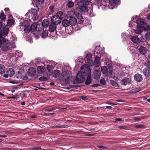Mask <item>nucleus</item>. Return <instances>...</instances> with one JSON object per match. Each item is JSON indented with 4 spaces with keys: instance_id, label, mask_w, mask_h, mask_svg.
<instances>
[{
    "instance_id": "1",
    "label": "nucleus",
    "mask_w": 150,
    "mask_h": 150,
    "mask_svg": "<svg viewBox=\"0 0 150 150\" xmlns=\"http://www.w3.org/2000/svg\"><path fill=\"white\" fill-rule=\"evenodd\" d=\"M77 22L76 19L74 17L71 16L69 18L64 19L62 21V25L66 28L71 25H74Z\"/></svg>"
},
{
    "instance_id": "2",
    "label": "nucleus",
    "mask_w": 150,
    "mask_h": 150,
    "mask_svg": "<svg viewBox=\"0 0 150 150\" xmlns=\"http://www.w3.org/2000/svg\"><path fill=\"white\" fill-rule=\"evenodd\" d=\"M85 80V78L84 75L80 71L78 72L77 75L76 76V78L73 81V83L76 84L83 83Z\"/></svg>"
},
{
    "instance_id": "3",
    "label": "nucleus",
    "mask_w": 150,
    "mask_h": 150,
    "mask_svg": "<svg viewBox=\"0 0 150 150\" xmlns=\"http://www.w3.org/2000/svg\"><path fill=\"white\" fill-rule=\"evenodd\" d=\"M89 4L88 2L86 0H81L79 4L80 7L78 9H80L82 11L86 12L88 9L87 6Z\"/></svg>"
},
{
    "instance_id": "4",
    "label": "nucleus",
    "mask_w": 150,
    "mask_h": 150,
    "mask_svg": "<svg viewBox=\"0 0 150 150\" xmlns=\"http://www.w3.org/2000/svg\"><path fill=\"white\" fill-rule=\"evenodd\" d=\"M71 74L69 71H64L62 72L60 78L63 80L68 81L70 78Z\"/></svg>"
},
{
    "instance_id": "5",
    "label": "nucleus",
    "mask_w": 150,
    "mask_h": 150,
    "mask_svg": "<svg viewBox=\"0 0 150 150\" xmlns=\"http://www.w3.org/2000/svg\"><path fill=\"white\" fill-rule=\"evenodd\" d=\"M1 50L3 51H6L13 47V44L12 42H8L2 45Z\"/></svg>"
},
{
    "instance_id": "6",
    "label": "nucleus",
    "mask_w": 150,
    "mask_h": 150,
    "mask_svg": "<svg viewBox=\"0 0 150 150\" xmlns=\"http://www.w3.org/2000/svg\"><path fill=\"white\" fill-rule=\"evenodd\" d=\"M51 21L52 23L55 25L59 24L61 21L60 17L55 15L52 17Z\"/></svg>"
},
{
    "instance_id": "7",
    "label": "nucleus",
    "mask_w": 150,
    "mask_h": 150,
    "mask_svg": "<svg viewBox=\"0 0 150 150\" xmlns=\"http://www.w3.org/2000/svg\"><path fill=\"white\" fill-rule=\"evenodd\" d=\"M32 14V18L34 21H35L38 18L37 13L38 11V8L37 9H32V10L30 11Z\"/></svg>"
},
{
    "instance_id": "8",
    "label": "nucleus",
    "mask_w": 150,
    "mask_h": 150,
    "mask_svg": "<svg viewBox=\"0 0 150 150\" xmlns=\"http://www.w3.org/2000/svg\"><path fill=\"white\" fill-rule=\"evenodd\" d=\"M56 26L54 24L50 23V24L49 30L50 32V36H52V37L53 36V35L52 34V33H53V32L56 30Z\"/></svg>"
},
{
    "instance_id": "9",
    "label": "nucleus",
    "mask_w": 150,
    "mask_h": 150,
    "mask_svg": "<svg viewBox=\"0 0 150 150\" xmlns=\"http://www.w3.org/2000/svg\"><path fill=\"white\" fill-rule=\"evenodd\" d=\"M3 30H0V33L2 34V36L3 37H5L6 36L9 32V28H8L4 27L3 29Z\"/></svg>"
},
{
    "instance_id": "10",
    "label": "nucleus",
    "mask_w": 150,
    "mask_h": 150,
    "mask_svg": "<svg viewBox=\"0 0 150 150\" xmlns=\"http://www.w3.org/2000/svg\"><path fill=\"white\" fill-rule=\"evenodd\" d=\"M134 80L138 82H141L143 80V78L142 75L139 74H137L134 76Z\"/></svg>"
},
{
    "instance_id": "11",
    "label": "nucleus",
    "mask_w": 150,
    "mask_h": 150,
    "mask_svg": "<svg viewBox=\"0 0 150 150\" xmlns=\"http://www.w3.org/2000/svg\"><path fill=\"white\" fill-rule=\"evenodd\" d=\"M143 72L145 76L149 77L150 76V68L147 66L144 69Z\"/></svg>"
},
{
    "instance_id": "12",
    "label": "nucleus",
    "mask_w": 150,
    "mask_h": 150,
    "mask_svg": "<svg viewBox=\"0 0 150 150\" xmlns=\"http://www.w3.org/2000/svg\"><path fill=\"white\" fill-rule=\"evenodd\" d=\"M36 73L35 69L33 68H29L28 71V75L30 76H34Z\"/></svg>"
},
{
    "instance_id": "13",
    "label": "nucleus",
    "mask_w": 150,
    "mask_h": 150,
    "mask_svg": "<svg viewBox=\"0 0 150 150\" xmlns=\"http://www.w3.org/2000/svg\"><path fill=\"white\" fill-rule=\"evenodd\" d=\"M139 52L140 53L144 55L147 53L148 50L146 48L143 46H141L139 49Z\"/></svg>"
},
{
    "instance_id": "14",
    "label": "nucleus",
    "mask_w": 150,
    "mask_h": 150,
    "mask_svg": "<svg viewBox=\"0 0 150 150\" xmlns=\"http://www.w3.org/2000/svg\"><path fill=\"white\" fill-rule=\"evenodd\" d=\"M93 79L91 77V74H88L87 77L86 81L85 84L86 85H88L91 83Z\"/></svg>"
},
{
    "instance_id": "15",
    "label": "nucleus",
    "mask_w": 150,
    "mask_h": 150,
    "mask_svg": "<svg viewBox=\"0 0 150 150\" xmlns=\"http://www.w3.org/2000/svg\"><path fill=\"white\" fill-rule=\"evenodd\" d=\"M60 74L59 71L55 70L52 73V75L53 77L56 78L59 76Z\"/></svg>"
},
{
    "instance_id": "16",
    "label": "nucleus",
    "mask_w": 150,
    "mask_h": 150,
    "mask_svg": "<svg viewBox=\"0 0 150 150\" xmlns=\"http://www.w3.org/2000/svg\"><path fill=\"white\" fill-rule=\"evenodd\" d=\"M6 43V39L5 38L2 36V34L0 33V47Z\"/></svg>"
},
{
    "instance_id": "17",
    "label": "nucleus",
    "mask_w": 150,
    "mask_h": 150,
    "mask_svg": "<svg viewBox=\"0 0 150 150\" xmlns=\"http://www.w3.org/2000/svg\"><path fill=\"white\" fill-rule=\"evenodd\" d=\"M6 73L8 74L9 76L12 77L15 74L14 69L12 68H9L7 71Z\"/></svg>"
},
{
    "instance_id": "18",
    "label": "nucleus",
    "mask_w": 150,
    "mask_h": 150,
    "mask_svg": "<svg viewBox=\"0 0 150 150\" xmlns=\"http://www.w3.org/2000/svg\"><path fill=\"white\" fill-rule=\"evenodd\" d=\"M137 30H135V32L136 34H138L141 33L143 31V27L141 25H138L137 27Z\"/></svg>"
},
{
    "instance_id": "19",
    "label": "nucleus",
    "mask_w": 150,
    "mask_h": 150,
    "mask_svg": "<svg viewBox=\"0 0 150 150\" xmlns=\"http://www.w3.org/2000/svg\"><path fill=\"white\" fill-rule=\"evenodd\" d=\"M130 80L129 78H125L122 79L121 81L122 83V85H126L129 83Z\"/></svg>"
},
{
    "instance_id": "20",
    "label": "nucleus",
    "mask_w": 150,
    "mask_h": 150,
    "mask_svg": "<svg viewBox=\"0 0 150 150\" xmlns=\"http://www.w3.org/2000/svg\"><path fill=\"white\" fill-rule=\"evenodd\" d=\"M49 23L48 20L46 19H45L43 20L42 23V25L43 27L45 28L47 27L49 25Z\"/></svg>"
},
{
    "instance_id": "21",
    "label": "nucleus",
    "mask_w": 150,
    "mask_h": 150,
    "mask_svg": "<svg viewBox=\"0 0 150 150\" xmlns=\"http://www.w3.org/2000/svg\"><path fill=\"white\" fill-rule=\"evenodd\" d=\"M31 29L30 25H29V26H27L24 27V30L25 33H29L30 31H31Z\"/></svg>"
},
{
    "instance_id": "22",
    "label": "nucleus",
    "mask_w": 150,
    "mask_h": 150,
    "mask_svg": "<svg viewBox=\"0 0 150 150\" xmlns=\"http://www.w3.org/2000/svg\"><path fill=\"white\" fill-rule=\"evenodd\" d=\"M100 58L98 56H96L95 57L94 63L95 64L98 66L99 65Z\"/></svg>"
},
{
    "instance_id": "23",
    "label": "nucleus",
    "mask_w": 150,
    "mask_h": 150,
    "mask_svg": "<svg viewBox=\"0 0 150 150\" xmlns=\"http://www.w3.org/2000/svg\"><path fill=\"white\" fill-rule=\"evenodd\" d=\"M14 22V20L12 19H8L7 23L8 26H11L13 25Z\"/></svg>"
},
{
    "instance_id": "24",
    "label": "nucleus",
    "mask_w": 150,
    "mask_h": 150,
    "mask_svg": "<svg viewBox=\"0 0 150 150\" xmlns=\"http://www.w3.org/2000/svg\"><path fill=\"white\" fill-rule=\"evenodd\" d=\"M132 41L135 42H139L140 41L139 38L137 36H133L132 37Z\"/></svg>"
},
{
    "instance_id": "25",
    "label": "nucleus",
    "mask_w": 150,
    "mask_h": 150,
    "mask_svg": "<svg viewBox=\"0 0 150 150\" xmlns=\"http://www.w3.org/2000/svg\"><path fill=\"white\" fill-rule=\"evenodd\" d=\"M5 71V68L2 64H0V74H3Z\"/></svg>"
},
{
    "instance_id": "26",
    "label": "nucleus",
    "mask_w": 150,
    "mask_h": 150,
    "mask_svg": "<svg viewBox=\"0 0 150 150\" xmlns=\"http://www.w3.org/2000/svg\"><path fill=\"white\" fill-rule=\"evenodd\" d=\"M136 23L138 24L143 25L144 23V19L141 18H138L136 20Z\"/></svg>"
},
{
    "instance_id": "27",
    "label": "nucleus",
    "mask_w": 150,
    "mask_h": 150,
    "mask_svg": "<svg viewBox=\"0 0 150 150\" xmlns=\"http://www.w3.org/2000/svg\"><path fill=\"white\" fill-rule=\"evenodd\" d=\"M29 25H30V23H29L28 20H25L22 23L21 26L25 27L26 26H29Z\"/></svg>"
},
{
    "instance_id": "28",
    "label": "nucleus",
    "mask_w": 150,
    "mask_h": 150,
    "mask_svg": "<svg viewBox=\"0 0 150 150\" xmlns=\"http://www.w3.org/2000/svg\"><path fill=\"white\" fill-rule=\"evenodd\" d=\"M68 126L67 125H61L59 126H57L54 125L52 127L53 128H65L68 127Z\"/></svg>"
},
{
    "instance_id": "29",
    "label": "nucleus",
    "mask_w": 150,
    "mask_h": 150,
    "mask_svg": "<svg viewBox=\"0 0 150 150\" xmlns=\"http://www.w3.org/2000/svg\"><path fill=\"white\" fill-rule=\"evenodd\" d=\"M37 70L39 73L42 74L44 73V69L42 67H38L37 68Z\"/></svg>"
},
{
    "instance_id": "30",
    "label": "nucleus",
    "mask_w": 150,
    "mask_h": 150,
    "mask_svg": "<svg viewBox=\"0 0 150 150\" xmlns=\"http://www.w3.org/2000/svg\"><path fill=\"white\" fill-rule=\"evenodd\" d=\"M37 24L34 23L31 26V31L33 32L35 30H37Z\"/></svg>"
},
{
    "instance_id": "31",
    "label": "nucleus",
    "mask_w": 150,
    "mask_h": 150,
    "mask_svg": "<svg viewBox=\"0 0 150 150\" xmlns=\"http://www.w3.org/2000/svg\"><path fill=\"white\" fill-rule=\"evenodd\" d=\"M0 18L2 21H5L6 18V16L2 11H1L0 13Z\"/></svg>"
},
{
    "instance_id": "32",
    "label": "nucleus",
    "mask_w": 150,
    "mask_h": 150,
    "mask_svg": "<svg viewBox=\"0 0 150 150\" xmlns=\"http://www.w3.org/2000/svg\"><path fill=\"white\" fill-rule=\"evenodd\" d=\"M96 71L97 72V73L95 74L94 77L95 79H98L100 76V73L98 70H96Z\"/></svg>"
},
{
    "instance_id": "33",
    "label": "nucleus",
    "mask_w": 150,
    "mask_h": 150,
    "mask_svg": "<svg viewBox=\"0 0 150 150\" xmlns=\"http://www.w3.org/2000/svg\"><path fill=\"white\" fill-rule=\"evenodd\" d=\"M101 71L103 74L106 75L108 74V70L106 67L105 66H104L102 68Z\"/></svg>"
},
{
    "instance_id": "34",
    "label": "nucleus",
    "mask_w": 150,
    "mask_h": 150,
    "mask_svg": "<svg viewBox=\"0 0 150 150\" xmlns=\"http://www.w3.org/2000/svg\"><path fill=\"white\" fill-rule=\"evenodd\" d=\"M108 1L109 5L110 6H115L116 4L115 0H108Z\"/></svg>"
},
{
    "instance_id": "35",
    "label": "nucleus",
    "mask_w": 150,
    "mask_h": 150,
    "mask_svg": "<svg viewBox=\"0 0 150 150\" xmlns=\"http://www.w3.org/2000/svg\"><path fill=\"white\" fill-rule=\"evenodd\" d=\"M43 27L41 24H37L36 30L38 31H41L43 29Z\"/></svg>"
},
{
    "instance_id": "36",
    "label": "nucleus",
    "mask_w": 150,
    "mask_h": 150,
    "mask_svg": "<svg viewBox=\"0 0 150 150\" xmlns=\"http://www.w3.org/2000/svg\"><path fill=\"white\" fill-rule=\"evenodd\" d=\"M74 6V3L71 1H69L67 4V6L68 8H71Z\"/></svg>"
},
{
    "instance_id": "37",
    "label": "nucleus",
    "mask_w": 150,
    "mask_h": 150,
    "mask_svg": "<svg viewBox=\"0 0 150 150\" xmlns=\"http://www.w3.org/2000/svg\"><path fill=\"white\" fill-rule=\"evenodd\" d=\"M48 31L44 30L42 34V37L43 38H46L48 36Z\"/></svg>"
},
{
    "instance_id": "38",
    "label": "nucleus",
    "mask_w": 150,
    "mask_h": 150,
    "mask_svg": "<svg viewBox=\"0 0 150 150\" xmlns=\"http://www.w3.org/2000/svg\"><path fill=\"white\" fill-rule=\"evenodd\" d=\"M110 82L111 85L113 86L117 87H119V85L118 83L116 81H115L113 80H110Z\"/></svg>"
},
{
    "instance_id": "39",
    "label": "nucleus",
    "mask_w": 150,
    "mask_h": 150,
    "mask_svg": "<svg viewBox=\"0 0 150 150\" xmlns=\"http://www.w3.org/2000/svg\"><path fill=\"white\" fill-rule=\"evenodd\" d=\"M140 89H141L139 88H136L132 89L131 92L132 93H135L139 92L140 91Z\"/></svg>"
},
{
    "instance_id": "40",
    "label": "nucleus",
    "mask_w": 150,
    "mask_h": 150,
    "mask_svg": "<svg viewBox=\"0 0 150 150\" xmlns=\"http://www.w3.org/2000/svg\"><path fill=\"white\" fill-rule=\"evenodd\" d=\"M15 54L16 55L18 56L19 57H21L23 55V54L21 51H16Z\"/></svg>"
},
{
    "instance_id": "41",
    "label": "nucleus",
    "mask_w": 150,
    "mask_h": 150,
    "mask_svg": "<svg viewBox=\"0 0 150 150\" xmlns=\"http://www.w3.org/2000/svg\"><path fill=\"white\" fill-rule=\"evenodd\" d=\"M31 150H44L40 146H34L31 148Z\"/></svg>"
},
{
    "instance_id": "42",
    "label": "nucleus",
    "mask_w": 150,
    "mask_h": 150,
    "mask_svg": "<svg viewBox=\"0 0 150 150\" xmlns=\"http://www.w3.org/2000/svg\"><path fill=\"white\" fill-rule=\"evenodd\" d=\"M145 38L147 40H150V32L148 31L145 34Z\"/></svg>"
},
{
    "instance_id": "43",
    "label": "nucleus",
    "mask_w": 150,
    "mask_h": 150,
    "mask_svg": "<svg viewBox=\"0 0 150 150\" xmlns=\"http://www.w3.org/2000/svg\"><path fill=\"white\" fill-rule=\"evenodd\" d=\"M100 83L102 85H105L106 84V81L103 78L101 77L100 81Z\"/></svg>"
},
{
    "instance_id": "44",
    "label": "nucleus",
    "mask_w": 150,
    "mask_h": 150,
    "mask_svg": "<svg viewBox=\"0 0 150 150\" xmlns=\"http://www.w3.org/2000/svg\"><path fill=\"white\" fill-rule=\"evenodd\" d=\"M48 79L47 77L45 76H41L39 79V80L41 81H46Z\"/></svg>"
},
{
    "instance_id": "45",
    "label": "nucleus",
    "mask_w": 150,
    "mask_h": 150,
    "mask_svg": "<svg viewBox=\"0 0 150 150\" xmlns=\"http://www.w3.org/2000/svg\"><path fill=\"white\" fill-rule=\"evenodd\" d=\"M53 68L52 65H48L47 67V69L48 72H50Z\"/></svg>"
},
{
    "instance_id": "46",
    "label": "nucleus",
    "mask_w": 150,
    "mask_h": 150,
    "mask_svg": "<svg viewBox=\"0 0 150 150\" xmlns=\"http://www.w3.org/2000/svg\"><path fill=\"white\" fill-rule=\"evenodd\" d=\"M92 55L91 54H88L86 56V58L88 61L90 60L91 58Z\"/></svg>"
},
{
    "instance_id": "47",
    "label": "nucleus",
    "mask_w": 150,
    "mask_h": 150,
    "mask_svg": "<svg viewBox=\"0 0 150 150\" xmlns=\"http://www.w3.org/2000/svg\"><path fill=\"white\" fill-rule=\"evenodd\" d=\"M5 25L4 23H2L1 21H0V30H1L4 27Z\"/></svg>"
},
{
    "instance_id": "48",
    "label": "nucleus",
    "mask_w": 150,
    "mask_h": 150,
    "mask_svg": "<svg viewBox=\"0 0 150 150\" xmlns=\"http://www.w3.org/2000/svg\"><path fill=\"white\" fill-rule=\"evenodd\" d=\"M145 126L142 125H137L135 127L138 128H143Z\"/></svg>"
},
{
    "instance_id": "49",
    "label": "nucleus",
    "mask_w": 150,
    "mask_h": 150,
    "mask_svg": "<svg viewBox=\"0 0 150 150\" xmlns=\"http://www.w3.org/2000/svg\"><path fill=\"white\" fill-rule=\"evenodd\" d=\"M44 0H36V3L39 4H42L44 2Z\"/></svg>"
},
{
    "instance_id": "50",
    "label": "nucleus",
    "mask_w": 150,
    "mask_h": 150,
    "mask_svg": "<svg viewBox=\"0 0 150 150\" xmlns=\"http://www.w3.org/2000/svg\"><path fill=\"white\" fill-rule=\"evenodd\" d=\"M55 109V108H47L45 109V110L46 111L51 112Z\"/></svg>"
},
{
    "instance_id": "51",
    "label": "nucleus",
    "mask_w": 150,
    "mask_h": 150,
    "mask_svg": "<svg viewBox=\"0 0 150 150\" xmlns=\"http://www.w3.org/2000/svg\"><path fill=\"white\" fill-rule=\"evenodd\" d=\"M83 20H80L77 23V25L79 24L80 25H83Z\"/></svg>"
},
{
    "instance_id": "52",
    "label": "nucleus",
    "mask_w": 150,
    "mask_h": 150,
    "mask_svg": "<svg viewBox=\"0 0 150 150\" xmlns=\"http://www.w3.org/2000/svg\"><path fill=\"white\" fill-rule=\"evenodd\" d=\"M97 146L98 148L101 149H102L107 148V147H106L105 146H102L98 145V146Z\"/></svg>"
},
{
    "instance_id": "53",
    "label": "nucleus",
    "mask_w": 150,
    "mask_h": 150,
    "mask_svg": "<svg viewBox=\"0 0 150 150\" xmlns=\"http://www.w3.org/2000/svg\"><path fill=\"white\" fill-rule=\"evenodd\" d=\"M21 78L24 80H26L28 79V77L27 76H23L21 77Z\"/></svg>"
},
{
    "instance_id": "54",
    "label": "nucleus",
    "mask_w": 150,
    "mask_h": 150,
    "mask_svg": "<svg viewBox=\"0 0 150 150\" xmlns=\"http://www.w3.org/2000/svg\"><path fill=\"white\" fill-rule=\"evenodd\" d=\"M100 86V85L98 84V83H95L93 85H92L91 86V87H98V86Z\"/></svg>"
},
{
    "instance_id": "55",
    "label": "nucleus",
    "mask_w": 150,
    "mask_h": 150,
    "mask_svg": "<svg viewBox=\"0 0 150 150\" xmlns=\"http://www.w3.org/2000/svg\"><path fill=\"white\" fill-rule=\"evenodd\" d=\"M133 119L136 121H139L140 120V119L137 117H134Z\"/></svg>"
},
{
    "instance_id": "56",
    "label": "nucleus",
    "mask_w": 150,
    "mask_h": 150,
    "mask_svg": "<svg viewBox=\"0 0 150 150\" xmlns=\"http://www.w3.org/2000/svg\"><path fill=\"white\" fill-rule=\"evenodd\" d=\"M80 98L82 100H85L87 99V96H81Z\"/></svg>"
},
{
    "instance_id": "57",
    "label": "nucleus",
    "mask_w": 150,
    "mask_h": 150,
    "mask_svg": "<svg viewBox=\"0 0 150 150\" xmlns=\"http://www.w3.org/2000/svg\"><path fill=\"white\" fill-rule=\"evenodd\" d=\"M50 9L51 10V11L52 12H53L54 11V6H50L49 7Z\"/></svg>"
},
{
    "instance_id": "58",
    "label": "nucleus",
    "mask_w": 150,
    "mask_h": 150,
    "mask_svg": "<svg viewBox=\"0 0 150 150\" xmlns=\"http://www.w3.org/2000/svg\"><path fill=\"white\" fill-rule=\"evenodd\" d=\"M146 29L147 31H150V25H148L146 26Z\"/></svg>"
},
{
    "instance_id": "59",
    "label": "nucleus",
    "mask_w": 150,
    "mask_h": 150,
    "mask_svg": "<svg viewBox=\"0 0 150 150\" xmlns=\"http://www.w3.org/2000/svg\"><path fill=\"white\" fill-rule=\"evenodd\" d=\"M10 83L13 84H18L19 83V82H18L11 81H10Z\"/></svg>"
},
{
    "instance_id": "60",
    "label": "nucleus",
    "mask_w": 150,
    "mask_h": 150,
    "mask_svg": "<svg viewBox=\"0 0 150 150\" xmlns=\"http://www.w3.org/2000/svg\"><path fill=\"white\" fill-rule=\"evenodd\" d=\"M5 74L4 75V77L5 78H8V76H9V75L8 74Z\"/></svg>"
},
{
    "instance_id": "61",
    "label": "nucleus",
    "mask_w": 150,
    "mask_h": 150,
    "mask_svg": "<svg viewBox=\"0 0 150 150\" xmlns=\"http://www.w3.org/2000/svg\"><path fill=\"white\" fill-rule=\"evenodd\" d=\"M4 11L6 12H8V13H9V11H10L9 9L8 8H5L4 9Z\"/></svg>"
},
{
    "instance_id": "62",
    "label": "nucleus",
    "mask_w": 150,
    "mask_h": 150,
    "mask_svg": "<svg viewBox=\"0 0 150 150\" xmlns=\"http://www.w3.org/2000/svg\"><path fill=\"white\" fill-rule=\"evenodd\" d=\"M115 120L117 121L118 122L121 121H122V119L121 118H116Z\"/></svg>"
},
{
    "instance_id": "63",
    "label": "nucleus",
    "mask_w": 150,
    "mask_h": 150,
    "mask_svg": "<svg viewBox=\"0 0 150 150\" xmlns=\"http://www.w3.org/2000/svg\"><path fill=\"white\" fill-rule=\"evenodd\" d=\"M86 136H94V134H87Z\"/></svg>"
},
{
    "instance_id": "64",
    "label": "nucleus",
    "mask_w": 150,
    "mask_h": 150,
    "mask_svg": "<svg viewBox=\"0 0 150 150\" xmlns=\"http://www.w3.org/2000/svg\"><path fill=\"white\" fill-rule=\"evenodd\" d=\"M69 86L71 88H77L78 87L77 86H74V85H70Z\"/></svg>"
}]
</instances>
